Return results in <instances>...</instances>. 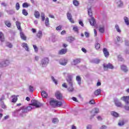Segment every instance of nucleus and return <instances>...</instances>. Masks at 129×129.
<instances>
[{
    "label": "nucleus",
    "instance_id": "obj_59",
    "mask_svg": "<svg viewBox=\"0 0 129 129\" xmlns=\"http://www.w3.org/2000/svg\"><path fill=\"white\" fill-rule=\"evenodd\" d=\"M89 103L90 104H94L95 103V101H94V100H91L89 101Z\"/></svg>",
    "mask_w": 129,
    "mask_h": 129
},
{
    "label": "nucleus",
    "instance_id": "obj_44",
    "mask_svg": "<svg viewBox=\"0 0 129 129\" xmlns=\"http://www.w3.org/2000/svg\"><path fill=\"white\" fill-rule=\"evenodd\" d=\"M52 122L53 123H57L58 122V121H59V120H58V118H54L52 119Z\"/></svg>",
    "mask_w": 129,
    "mask_h": 129
},
{
    "label": "nucleus",
    "instance_id": "obj_45",
    "mask_svg": "<svg viewBox=\"0 0 129 129\" xmlns=\"http://www.w3.org/2000/svg\"><path fill=\"white\" fill-rule=\"evenodd\" d=\"M33 47L34 49V51L35 53H38V50H39V49L38 48V47H37V46H36L35 45H33Z\"/></svg>",
    "mask_w": 129,
    "mask_h": 129
},
{
    "label": "nucleus",
    "instance_id": "obj_52",
    "mask_svg": "<svg viewBox=\"0 0 129 129\" xmlns=\"http://www.w3.org/2000/svg\"><path fill=\"white\" fill-rule=\"evenodd\" d=\"M56 31H60V30H62V26L59 25L58 27L56 28Z\"/></svg>",
    "mask_w": 129,
    "mask_h": 129
},
{
    "label": "nucleus",
    "instance_id": "obj_36",
    "mask_svg": "<svg viewBox=\"0 0 129 129\" xmlns=\"http://www.w3.org/2000/svg\"><path fill=\"white\" fill-rule=\"evenodd\" d=\"M124 21L126 25H127V26H128V25H129L128 18L126 17H124Z\"/></svg>",
    "mask_w": 129,
    "mask_h": 129
},
{
    "label": "nucleus",
    "instance_id": "obj_10",
    "mask_svg": "<svg viewBox=\"0 0 129 129\" xmlns=\"http://www.w3.org/2000/svg\"><path fill=\"white\" fill-rule=\"evenodd\" d=\"M121 99H122L123 101H124L125 104L129 105V96H123L121 98Z\"/></svg>",
    "mask_w": 129,
    "mask_h": 129
},
{
    "label": "nucleus",
    "instance_id": "obj_9",
    "mask_svg": "<svg viewBox=\"0 0 129 129\" xmlns=\"http://www.w3.org/2000/svg\"><path fill=\"white\" fill-rule=\"evenodd\" d=\"M67 63H68V60L66 58H62L59 60V64H60V65H62L63 66H66V65H67Z\"/></svg>",
    "mask_w": 129,
    "mask_h": 129
},
{
    "label": "nucleus",
    "instance_id": "obj_39",
    "mask_svg": "<svg viewBox=\"0 0 129 129\" xmlns=\"http://www.w3.org/2000/svg\"><path fill=\"white\" fill-rule=\"evenodd\" d=\"M99 32L102 34L104 33V26L100 27L99 28Z\"/></svg>",
    "mask_w": 129,
    "mask_h": 129
},
{
    "label": "nucleus",
    "instance_id": "obj_15",
    "mask_svg": "<svg viewBox=\"0 0 129 129\" xmlns=\"http://www.w3.org/2000/svg\"><path fill=\"white\" fill-rule=\"evenodd\" d=\"M103 52L106 58H107V57L109 56V52H108V51H107V49L103 48Z\"/></svg>",
    "mask_w": 129,
    "mask_h": 129
},
{
    "label": "nucleus",
    "instance_id": "obj_51",
    "mask_svg": "<svg viewBox=\"0 0 129 129\" xmlns=\"http://www.w3.org/2000/svg\"><path fill=\"white\" fill-rule=\"evenodd\" d=\"M124 108L125 110H127V111H129V106H128V105L126 104L124 106Z\"/></svg>",
    "mask_w": 129,
    "mask_h": 129
},
{
    "label": "nucleus",
    "instance_id": "obj_6",
    "mask_svg": "<svg viewBox=\"0 0 129 129\" xmlns=\"http://www.w3.org/2000/svg\"><path fill=\"white\" fill-rule=\"evenodd\" d=\"M104 70L107 71L108 69H113L114 67L111 63H108L107 64H103Z\"/></svg>",
    "mask_w": 129,
    "mask_h": 129
},
{
    "label": "nucleus",
    "instance_id": "obj_57",
    "mask_svg": "<svg viewBox=\"0 0 129 129\" xmlns=\"http://www.w3.org/2000/svg\"><path fill=\"white\" fill-rule=\"evenodd\" d=\"M123 124H124V123L122 121H120V122H119L118 123V125H119L120 126H121V125H123Z\"/></svg>",
    "mask_w": 129,
    "mask_h": 129
},
{
    "label": "nucleus",
    "instance_id": "obj_58",
    "mask_svg": "<svg viewBox=\"0 0 129 129\" xmlns=\"http://www.w3.org/2000/svg\"><path fill=\"white\" fill-rule=\"evenodd\" d=\"M125 46H129V41L128 40H125Z\"/></svg>",
    "mask_w": 129,
    "mask_h": 129
},
{
    "label": "nucleus",
    "instance_id": "obj_12",
    "mask_svg": "<svg viewBox=\"0 0 129 129\" xmlns=\"http://www.w3.org/2000/svg\"><path fill=\"white\" fill-rule=\"evenodd\" d=\"M80 62H81V60L80 58H76L73 60V61L72 62V65H77L78 64H79Z\"/></svg>",
    "mask_w": 129,
    "mask_h": 129
},
{
    "label": "nucleus",
    "instance_id": "obj_28",
    "mask_svg": "<svg viewBox=\"0 0 129 129\" xmlns=\"http://www.w3.org/2000/svg\"><path fill=\"white\" fill-rule=\"evenodd\" d=\"M20 36L22 40H26L27 39V37H26V36L25 35V34H24V33H23L22 32H20Z\"/></svg>",
    "mask_w": 129,
    "mask_h": 129
},
{
    "label": "nucleus",
    "instance_id": "obj_48",
    "mask_svg": "<svg viewBox=\"0 0 129 129\" xmlns=\"http://www.w3.org/2000/svg\"><path fill=\"white\" fill-rule=\"evenodd\" d=\"M100 48V44L98 43H96L95 44V48L97 50H98Z\"/></svg>",
    "mask_w": 129,
    "mask_h": 129
},
{
    "label": "nucleus",
    "instance_id": "obj_54",
    "mask_svg": "<svg viewBox=\"0 0 129 129\" xmlns=\"http://www.w3.org/2000/svg\"><path fill=\"white\" fill-rule=\"evenodd\" d=\"M85 36L86 38H89V33H88L87 32H85Z\"/></svg>",
    "mask_w": 129,
    "mask_h": 129
},
{
    "label": "nucleus",
    "instance_id": "obj_35",
    "mask_svg": "<svg viewBox=\"0 0 129 129\" xmlns=\"http://www.w3.org/2000/svg\"><path fill=\"white\" fill-rule=\"evenodd\" d=\"M41 95H42V97L46 98H47V96H48V94H47V93L46 92L43 91L41 93Z\"/></svg>",
    "mask_w": 129,
    "mask_h": 129
},
{
    "label": "nucleus",
    "instance_id": "obj_25",
    "mask_svg": "<svg viewBox=\"0 0 129 129\" xmlns=\"http://www.w3.org/2000/svg\"><path fill=\"white\" fill-rule=\"evenodd\" d=\"M34 17L36 19H39V18H40V12L38 11H35L34 12Z\"/></svg>",
    "mask_w": 129,
    "mask_h": 129
},
{
    "label": "nucleus",
    "instance_id": "obj_60",
    "mask_svg": "<svg viewBox=\"0 0 129 129\" xmlns=\"http://www.w3.org/2000/svg\"><path fill=\"white\" fill-rule=\"evenodd\" d=\"M1 106L2 108H6V105H5V104L4 103H2L1 104Z\"/></svg>",
    "mask_w": 129,
    "mask_h": 129
},
{
    "label": "nucleus",
    "instance_id": "obj_17",
    "mask_svg": "<svg viewBox=\"0 0 129 129\" xmlns=\"http://www.w3.org/2000/svg\"><path fill=\"white\" fill-rule=\"evenodd\" d=\"M36 37L38 39H42V37H43V32L42 31L40 30L38 32L37 34H36Z\"/></svg>",
    "mask_w": 129,
    "mask_h": 129
},
{
    "label": "nucleus",
    "instance_id": "obj_32",
    "mask_svg": "<svg viewBox=\"0 0 129 129\" xmlns=\"http://www.w3.org/2000/svg\"><path fill=\"white\" fill-rule=\"evenodd\" d=\"M111 115L114 116L115 117H118V113L116 112L112 111L111 112Z\"/></svg>",
    "mask_w": 129,
    "mask_h": 129
},
{
    "label": "nucleus",
    "instance_id": "obj_11",
    "mask_svg": "<svg viewBox=\"0 0 129 129\" xmlns=\"http://www.w3.org/2000/svg\"><path fill=\"white\" fill-rule=\"evenodd\" d=\"M99 112V109L97 108H95L91 111V113L93 116H95V114Z\"/></svg>",
    "mask_w": 129,
    "mask_h": 129
},
{
    "label": "nucleus",
    "instance_id": "obj_38",
    "mask_svg": "<svg viewBox=\"0 0 129 129\" xmlns=\"http://www.w3.org/2000/svg\"><path fill=\"white\" fill-rule=\"evenodd\" d=\"M7 14H8V15H14V14H15V11L14 10H10V11H6Z\"/></svg>",
    "mask_w": 129,
    "mask_h": 129
},
{
    "label": "nucleus",
    "instance_id": "obj_47",
    "mask_svg": "<svg viewBox=\"0 0 129 129\" xmlns=\"http://www.w3.org/2000/svg\"><path fill=\"white\" fill-rule=\"evenodd\" d=\"M16 9L17 11H19L20 10V3H17L16 4Z\"/></svg>",
    "mask_w": 129,
    "mask_h": 129
},
{
    "label": "nucleus",
    "instance_id": "obj_31",
    "mask_svg": "<svg viewBox=\"0 0 129 129\" xmlns=\"http://www.w3.org/2000/svg\"><path fill=\"white\" fill-rule=\"evenodd\" d=\"M73 4L75 6V7H78V6H79V2L77 0H74Z\"/></svg>",
    "mask_w": 129,
    "mask_h": 129
},
{
    "label": "nucleus",
    "instance_id": "obj_1",
    "mask_svg": "<svg viewBox=\"0 0 129 129\" xmlns=\"http://www.w3.org/2000/svg\"><path fill=\"white\" fill-rule=\"evenodd\" d=\"M73 74H68V77L67 78V81L69 85L68 88V91L69 92H73L74 91V87H73Z\"/></svg>",
    "mask_w": 129,
    "mask_h": 129
},
{
    "label": "nucleus",
    "instance_id": "obj_37",
    "mask_svg": "<svg viewBox=\"0 0 129 129\" xmlns=\"http://www.w3.org/2000/svg\"><path fill=\"white\" fill-rule=\"evenodd\" d=\"M51 80L53 81V82H54L55 85H57V84H58V81H57V80L55 79V78H54V77L51 76Z\"/></svg>",
    "mask_w": 129,
    "mask_h": 129
},
{
    "label": "nucleus",
    "instance_id": "obj_56",
    "mask_svg": "<svg viewBox=\"0 0 129 129\" xmlns=\"http://www.w3.org/2000/svg\"><path fill=\"white\" fill-rule=\"evenodd\" d=\"M62 87H64V88H68V86H67V84L66 83H63L62 84Z\"/></svg>",
    "mask_w": 129,
    "mask_h": 129
},
{
    "label": "nucleus",
    "instance_id": "obj_16",
    "mask_svg": "<svg viewBox=\"0 0 129 129\" xmlns=\"http://www.w3.org/2000/svg\"><path fill=\"white\" fill-rule=\"evenodd\" d=\"M66 53H67V49H62L58 52V55H64V54H66Z\"/></svg>",
    "mask_w": 129,
    "mask_h": 129
},
{
    "label": "nucleus",
    "instance_id": "obj_4",
    "mask_svg": "<svg viewBox=\"0 0 129 129\" xmlns=\"http://www.w3.org/2000/svg\"><path fill=\"white\" fill-rule=\"evenodd\" d=\"M49 103L52 106H57L59 107V106H61L63 103L61 101H58L54 99H51L49 101Z\"/></svg>",
    "mask_w": 129,
    "mask_h": 129
},
{
    "label": "nucleus",
    "instance_id": "obj_8",
    "mask_svg": "<svg viewBox=\"0 0 129 129\" xmlns=\"http://www.w3.org/2000/svg\"><path fill=\"white\" fill-rule=\"evenodd\" d=\"M67 17L69 21H70V22L72 23V24H74V20H73V19H72V14H71L70 12H68L67 13Z\"/></svg>",
    "mask_w": 129,
    "mask_h": 129
},
{
    "label": "nucleus",
    "instance_id": "obj_34",
    "mask_svg": "<svg viewBox=\"0 0 129 129\" xmlns=\"http://www.w3.org/2000/svg\"><path fill=\"white\" fill-rule=\"evenodd\" d=\"M88 13L90 17H92V10H91V8H88Z\"/></svg>",
    "mask_w": 129,
    "mask_h": 129
},
{
    "label": "nucleus",
    "instance_id": "obj_40",
    "mask_svg": "<svg viewBox=\"0 0 129 129\" xmlns=\"http://www.w3.org/2000/svg\"><path fill=\"white\" fill-rule=\"evenodd\" d=\"M12 102H17V101L18 100V97L15 96H12Z\"/></svg>",
    "mask_w": 129,
    "mask_h": 129
},
{
    "label": "nucleus",
    "instance_id": "obj_14",
    "mask_svg": "<svg viewBox=\"0 0 129 129\" xmlns=\"http://www.w3.org/2000/svg\"><path fill=\"white\" fill-rule=\"evenodd\" d=\"M22 46L23 47V48L25 49L26 51H27V52H30V48H29V46L28 45V44H27V43L23 42L22 44Z\"/></svg>",
    "mask_w": 129,
    "mask_h": 129
},
{
    "label": "nucleus",
    "instance_id": "obj_20",
    "mask_svg": "<svg viewBox=\"0 0 129 129\" xmlns=\"http://www.w3.org/2000/svg\"><path fill=\"white\" fill-rule=\"evenodd\" d=\"M76 81H77L79 85H81V77H80V76H77L76 77Z\"/></svg>",
    "mask_w": 129,
    "mask_h": 129
},
{
    "label": "nucleus",
    "instance_id": "obj_49",
    "mask_svg": "<svg viewBox=\"0 0 129 129\" xmlns=\"http://www.w3.org/2000/svg\"><path fill=\"white\" fill-rule=\"evenodd\" d=\"M73 30L76 33H78V27L77 26H74Z\"/></svg>",
    "mask_w": 129,
    "mask_h": 129
},
{
    "label": "nucleus",
    "instance_id": "obj_3",
    "mask_svg": "<svg viewBox=\"0 0 129 129\" xmlns=\"http://www.w3.org/2000/svg\"><path fill=\"white\" fill-rule=\"evenodd\" d=\"M49 62H50L49 58L48 57H44L41 59L40 65L42 68H45L48 66Z\"/></svg>",
    "mask_w": 129,
    "mask_h": 129
},
{
    "label": "nucleus",
    "instance_id": "obj_64",
    "mask_svg": "<svg viewBox=\"0 0 129 129\" xmlns=\"http://www.w3.org/2000/svg\"><path fill=\"white\" fill-rule=\"evenodd\" d=\"M87 129H92V127H91V125H88L87 126Z\"/></svg>",
    "mask_w": 129,
    "mask_h": 129
},
{
    "label": "nucleus",
    "instance_id": "obj_23",
    "mask_svg": "<svg viewBox=\"0 0 129 129\" xmlns=\"http://www.w3.org/2000/svg\"><path fill=\"white\" fill-rule=\"evenodd\" d=\"M101 93V90L100 89L96 90L94 92L95 95H96L97 96L98 95H99V94H100Z\"/></svg>",
    "mask_w": 129,
    "mask_h": 129
},
{
    "label": "nucleus",
    "instance_id": "obj_13",
    "mask_svg": "<svg viewBox=\"0 0 129 129\" xmlns=\"http://www.w3.org/2000/svg\"><path fill=\"white\" fill-rule=\"evenodd\" d=\"M2 63V66L4 67H7V66H9L10 65V60H5L1 61Z\"/></svg>",
    "mask_w": 129,
    "mask_h": 129
},
{
    "label": "nucleus",
    "instance_id": "obj_53",
    "mask_svg": "<svg viewBox=\"0 0 129 129\" xmlns=\"http://www.w3.org/2000/svg\"><path fill=\"white\" fill-rule=\"evenodd\" d=\"M118 61H123V58H122V57H121V55H118Z\"/></svg>",
    "mask_w": 129,
    "mask_h": 129
},
{
    "label": "nucleus",
    "instance_id": "obj_55",
    "mask_svg": "<svg viewBox=\"0 0 129 129\" xmlns=\"http://www.w3.org/2000/svg\"><path fill=\"white\" fill-rule=\"evenodd\" d=\"M7 47H9V48H12V47H13V44H12V43L8 42L7 43Z\"/></svg>",
    "mask_w": 129,
    "mask_h": 129
},
{
    "label": "nucleus",
    "instance_id": "obj_18",
    "mask_svg": "<svg viewBox=\"0 0 129 129\" xmlns=\"http://www.w3.org/2000/svg\"><path fill=\"white\" fill-rule=\"evenodd\" d=\"M121 70H122V71H123V72H127V71H128L126 66L124 64L121 66Z\"/></svg>",
    "mask_w": 129,
    "mask_h": 129
},
{
    "label": "nucleus",
    "instance_id": "obj_61",
    "mask_svg": "<svg viewBox=\"0 0 129 129\" xmlns=\"http://www.w3.org/2000/svg\"><path fill=\"white\" fill-rule=\"evenodd\" d=\"M39 58H40V57L38 56H35V60L36 61H39Z\"/></svg>",
    "mask_w": 129,
    "mask_h": 129
},
{
    "label": "nucleus",
    "instance_id": "obj_27",
    "mask_svg": "<svg viewBox=\"0 0 129 129\" xmlns=\"http://www.w3.org/2000/svg\"><path fill=\"white\" fill-rule=\"evenodd\" d=\"M5 23L6 26L8 27V28H10V27L12 26V24L9 20L5 21Z\"/></svg>",
    "mask_w": 129,
    "mask_h": 129
},
{
    "label": "nucleus",
    "instance_id": "obj_41",
    "mask_svg": "<svg viewBox=\"0 0 129 129\" xmlns=\"http://www.w3.org/2000/svg\"><path fill=\"white\" fill-rule=\"evenodd\" d=\"M41 17L42 18V21H45V14H44L43 12L41 13Z\"/></svg>",
    "mask_w": 129,
    "mask_h": 129
},
{
    "label": "nucleus",
    "instance_id": "obj_2",
    "mask_svg": "<svg viewBox=\"0 0 129 129\" xmlns=\"http://www.w3.org/2000/svg\"><path fill=\"white\" fill-rule=\"evenodd\" d=\"M31 102H32V104H31V105H32V106H29L26 107L27 112H28V111H31V110L33 109V108H34V106H35V107L38 108L40 107V106H41V105H42V104H41L39 101L35 100H32Z\"/></svg>",
    "mask_w": 129,
    "mask_h": 129
},
{
    "label": "nucleus",
    "instance_id": "obj_62",
    "mask_svg": "<svg viewBox=\"0 0 129 129\" xmlns=\"http://www.w3.org/2000/svg\"><path fill=\"white\" fill-rule=\"evenodd\" d=\"M1 5L3 7H7V6H8V5L6 3H1Z\"/></svg>",
    "mask_w": 129,
    "mask_h": 129
},
{
    "label": "nucleus",
    "instance_id": "obj_5",
    "mask_svg": "<svg viewBox=\"0 0 129 129\" xmlns=\"http://www.w3.org/2000/svg\"><path fill=\"white\" fill-rule=\"evenodd\" d=\"M17 111H18V112L21 111V112H20V115L22 117L26 116L25 113L26 112H27L26 107L25 106L22 107L21 108H20V109H18Z\"/></svg>",
    "mask_w": 129,
    "mask_h": 129
},
{
    "label": "nucleus",
    "instance_id": "obj_33",
    "mask_svg": "<svg viewBox=\"0 0 129 129\" xmlns=\"http://www.w3.org/2000/svg\"><path fill=\"white\" fill-rule=\"evenodd\" d=\"M75 38L72 36L69 37L68 39V41L70 43H71V42H73V41H75Z\"/></svg>",
    "mask_w": 129,
    "mask_h": 129
},
{
    "label": "nucleus",
    "instance_id": "obj_19",
    "mask_svg": "<svg viewBox=\"0 0 129 129\" xmlns=\"http://www.w3.org/2000/svg\"><path fill=\"white\" fill-rule=\"evenodd\" d=\"M91 63H95V64H98L100 62V59L98 58H94L91 60Z\"/></svg>",
    "mask_w": 129,
    "mask_h": 129
},
{
    "label": "nucleus",
    "instance_id": "obj_26",
    "mask_svg": "<svg viewBox=\"0 0 129 129\" xmlns=\"http://www.w3.org/2000/svg\"><path fill=\"white\" fill-rule=\"evenodd\" d=\"M90 24L91 26H94V25H95V19L92 18V19L90 20Z\"/></svg>",
    "mask_w": 129,
    "mask_h": 129
},
{
    "label": "nucleus",
    "instance_id": "obj_50",
    "mask_svg": "<svg viewBox=\"0 0 129 129\" xmlns=\"http://www.w3.org/2000/svg\"><path fill=\"white\" fill-rule=\"evenodd\" d=\"M29 89L30 92H33V91H34V87L32 86H29Z\"/></svg>",
    "mask_w": 129,
    "mask_h": 129
},
{
    "label": "nucleus",
    "instance_id": "obj_43",
    "mask_svg": "<svg viewBox=\"0 0 129 129\" xmlns=\"http://www.w3.org/2000/svg\"><path fill=\"white\" fill-rule=\"evenodd\" d=\"M30 5L28 4L27 3H24L22 5L23 8H29Z\"/></svg>",
    "mask_w": 129,
    "mask_h": 129
},
{
    "label": "nucleus",
    "instance_id": "obj_30",
    "mask_svg": "<svg viewBox=\"0 0 129 129\" xmlns=\"http://www.w3.org/2000/svg\"><path fill=\"white\" fill-rule=\"evenodd\" d=\"M115 28L116 30L117 31V32H118V33L121 32V30H120V29H119V26H118V25L116 24L115 26Z\"/></svg>",
    "mask_w": 129,
    "mask_h": 129
},
{
    "label": "nucleus",
    "instance_id": "obj_46",
    "mask_svg": "<svg viewBox=\"0 0 129 129\" xmlns=\"http://www.w3.org/2000/svg\"><path fill=\"white\" fill-rule=\"evenodd\" d=\"M22 14L23 15H24V16H28V12H27L26 10H25V9H23L22 11Z\"/></svg>",
    "mask_w": 129,
    "mask_h": 129
},
{
    "label": "nucleus",
    "instance_id": "obj_7",
    "mask_svg": "<svg viewBox=\"0 0 129 129\" xmlns=\"http://www.w3.org/2000/svg\"><path fill=\"white\" fill-rule=\"evenodd\" d=\"M55 97L56 98H57V99H58L59 100H62V99L63 98V95L59 91H56Z\"/></svg>",
    "mask_w": 129,
    "mask_h": 129
},
{
    "label": "nucleus",
    "instance_id": "obj_24",
    "mask_svg": "<svg viewBox=\"0 0 129 129\" xmlns=\"http://www.w3.org/2000/svg\"><path fill=\"white\" fill-rule=\"evenodd\" d=\"M115 104L116 106H117L118 107H120V106H121V103L117 100H115Z\"/></svg>",
    "mask_w": 129,
    "mask_h": 129
},
{
    "label": "nucleus",
    "instance_id": "obj_29",
    "mask_svg": "<svg viewBox=\"0 0 129 129\" xmlns=\"http://www.w3.org/2000/svg\"><path fill=\"white\" fill-rule=\"evenodd\" d=\"M116 3L118 7H121L122 6V2L120 0H116Z\"/></svg>",
    "mask_w": 129,
    "mask_h": 129
},
{
    "label": "nucleus",
    "instance_id": "obj_42",
    "mask_svg": "<svg viewBox=\"0 0 129 129\" xmlns=\"http://www.w3.org/2000/svg\"><path fill=\"white\" fill-rule=\"evenodd\" d=\"M50 24L49 23V18L48 17L46 18L45 20V25L46 27H48Z\"/></svg>",
    "mask_w": 129,
    "mask_h": 129
},
{
    "label": "nucleus",
    "instance_id": "obj_63",
    "mask_svg": "<svg viewBox=\"0 0 129 129\" xmlns=\"http://www.w3.org/2000/svg\"><path fill=\"white\" fill-rule=\"evenodd\" d=\"M106 128V126L103 125L101 126V129H105Z\"/></svg>",
    "mask_w": 129,
    "mask_h": 129
},
{
    "label": "nucleus",
    "instance_id": "obj_21",
    "mask_svg": "<svg viewBox=\"0 0 129 129\" xmlns=\"http://www.w3.org/2000/svg\"><path fill=\"white\" fill-rule=\"evenodd\" d=\"M0 41L1 42H5V36H4L3 32H0Z\"/></svg>",
    "mask_w": 129,
    "mask_h": 129
},
{
    "label": "nucleus",
    "instance_id": "obj_22",
    "mask_svg": "<svg viewBox=\"0 0 129 129\" xmlns=\"http://www.w3.org/2000/svg\"><path fill=\"white\" fill-rule=\"evenodd\" d=\"M16 27H17V29L18 30H20V31H21V23L20 22H19L18 21H17L16 22Z\"/></svg>",
    "mask_w": 129,
    "mask_h": 129
}]
</instances>
